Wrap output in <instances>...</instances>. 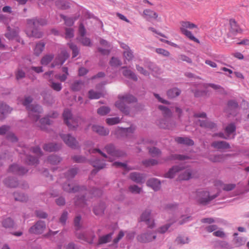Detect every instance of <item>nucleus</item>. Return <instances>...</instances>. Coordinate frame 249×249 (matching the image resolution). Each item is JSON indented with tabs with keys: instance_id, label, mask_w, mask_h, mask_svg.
I'll return each instance as SVG.
<instances>
[{
	"instance_id": "nucleus-62",
	"label": "nucleus",
	"mask_w": 249,
	"mask_h": 249,
	"mask_svg": "<svg viewBox=\"0 0 249 249\" xmlns=\"http://www.w3.org/2000/svg\"><path fill=\"white\" fill-rule=\"evenodd\" d=\"M120 122V119L119 117H116L113 118H108L106 119V123L108 125H114L119 123Z\"/></svg>"
},
{
	"instance_id": "nucleus-27",
	"label": "nucleus",
	"mask_w": 249,
	"mask_h": 249,
	"mask_svg": "<svg viewBox=\"0 0 249 249\" xmlns=\"http://www.w3.org/2000/svg\"><path fill=\"white\" fill-rule=\"evenodd\" d=\"M146 184L151 187L154 190L158 191L160 187V182L157 178H152L147 180Z\"/></svg>"
},
{
	"instance_id": "nucleus-30",
	"label": "nucleus",
	"mask_w": 249,
	"mask_h": 249,
	"mask_svg": "<svg viewBox=\"0 0 249 249\" xmlns=\"http://www.w3.org/2000/svg\"><path fill=\"white\" fill-rule=\"evenodd\" d=\"M144 18L147 20H150L151 19H157L158 17V14L150 9H146L143 12Z\"/></svg>"
},
{
	"instance_id": "nucleus-25",
	"label": "nucleus",
	"mask_w": 249,
	"mask_h": 249,
	"mask_svg": "<svg viewBox=\"0 0 249 249\" xmlns=\"http://www.w3.org/2000/svg\"><path fill=\"white\" fill-rule=\"evenodd\" d=\"M212 147L217 149H226L230 148V144L225 141H214L211 144Z\"/></svg>"
},
{
	"instance_id": "nucleus-4",
	"label": "nucleus",
	"mask_w": 249,
	"mask_h": 249,
	"mask_svg": "<svg viewBox=\"0 0 249 249\" xmlns=\"http://www.w3.org/2000/svg\"><path fill=\"white\" fill-rule=\"evenodd\" d=\"M27 23L29 26L33 28L31 32H27L26 34L28 36L35 37L36 38H40L42 36V33L38 31L37 28L39 26H44L47 24V21L46 19L37 18L33 19H28L27 20Z\"/></svg>"
},
{
	"instance_id": "nucleus-20",
	"label": "nucleus",
	"mask_w": 249,
	"mask_h": 249,
	"mask_svg": "<svg viewBox=\"0 0 249 249\" xmlns=\"http://www.w3.org/2000/svg\"><path fill=\"white\" fill-rule=\"evenodd\" d=\"M90 163L94 168V169H93L91 172V174L92 175L96 174L99 170L104 168L106 165L104 161L99 159L91 160L90 161Z\"/></svg>"
},
{
	"instance_id": "nucleus-56",
	"label": "nucleus",
	"mask_w": 249,
	"mask_h": 249,
	"mask_svg": "<svg viewBox=\"0 0 249 249\" xmlns=\"http://www.w3.org/2000/svg\"><path fill=\"white\" fill-rule=\"evenodd\" d=\"M2 225L5 228H11L14 227V222L11 218H7L3 221Z\"/></svg>"
},
{
	"instance_id": "nucleus-52",
	"label": "nucleus",
	"mask_w": 249,
	"mask_h": 249,
	"mask_svg": "<svg viewBox=\"0 0 249 249\" xmlns=\"http://www.w3.org/2000/svg\"><path fill=\"white\" fill-rule=\"evenodd\" d=\"M127 77L133 81H137L138 77L135 72L131 70L125 69V78Z\"/></svg>"
},
{
	"instance_id": "nucleus-42",
	"label": "nucleus",
	"mask_w": 249,
	"mask_h": 249,
	"mask_svg": "<svg viewBox=\"0 0 249 249\" xmlns=\"http://www.w3.org/2000/svg\"><path fill=\"white\" fill-rule=\"evenodd\" d=\"M49 86L56 91H60L62 89V84L59 82H55L53 79H49Z\"/></svg>"
},
{
	"instance_id": "nucleus-11",
	"label": "nucleus",
	"mask_w": 249,
	"mask_h": 249,
	"mask_svg": "<svg viewBox=\"0 0 249 249\" xmlns=\"http://www.w3.org/2000/svg\"><path fill=\"white\" fill-rule=\"evenodd\" d=\"M151 215V210L146 209L142 213L140 219L141 221L144 222L149 228L152 229L155 226V223Z\"/></svg>"
},
{
	"instance_id": "nucleus-29",
	"label": "nucleus",
	"mask_w": 249,
	"mask_h": 249,
	"mask_svg": "<svg viewBox=\"0 0 249 249\" xmlns=\"http://www.w3.org/2000/svg\"><path fill=\"white\" fill-rule=\"evenodd\" d=\"M52 121L49 118L48 116L41 119L36 125L42 130H46L47 125H49L52 123Z\"/></svg>"
},
{
	"instance_id": "nucleus-54",
	"label": "nucleus",
	"mask_w": 249,
	"mask_h": 249,
	"mask_svg": "<svg viewBox=\"0 0 249 249\" xmlns=\"http://www.w3.org/2000/svg\"><path fill=\"white\" fill-rule=\"evenodd\" d=\"M209 159L213 162H221L224 160V155H211Z\"/></svg>"
},
{
	"instance_id": "nucleus-35",
	"label": "nucleus",
	"mask_w": 249,
	"mask_h": 249,
	"mask_svg": "<svg viewBox=\"0 0 249 249\" xmlns=\"http://www.w3.org/2000/svg\"><path fill=\"white\" fill-rule=\"evenodd\" d=\"M115 107L122 112H124V96H119L115 103Z\"/></svg>"
},
{
	"instance_id": "nucleus-16",
	"label": "nucleus",
	"mask_w": 249,
	"mask_h": 249,
	"mask_svg": "<svg viewBox=\"0 0 249 249\" xmlns=\"http://www.w3.org/2000/svg\"><path fill=\"white\" fill-rule=\"evenodd\" d=\"M105 149L107 152L111 156L119 158L124 155V153L123 151L116 149L114 145L112 144H109L107 145Z\"/></svg>"
},
{
	"instance_id": "nucleus-8",
	"label": "nucleus",
	"mask_w": 249,
	"mask_h": 249,
	"mask_svg": "<svg viewBox=\"0 0 249 249\" xmlns=\"http://www.w3.org/2000/svg\"><path fill=\"white\" fill-rule=\"evenodd\" d=\"M180 30L181 32L187 37L191 40H193L196 43H199V40L194 36L192 33L187 29H192L196 28L197 25L189 21H181L180 22Z\"/></svg>"
},
{
	"instance_id": "nucleus-57",
	"label": "nucleus",
	"mask_w": 249,
	"mask_h": 249,
	"mask_svg": "<svg viewBox=\"0 0 249 249\" xmlns=\"http://www.w3.org/2000/svg\"><path fill=\"white\" fill-rule=\"evenodd\" d=\"M53 58V54H47L43 57L41 60V63L43 65H47L52 60Z\"/></svg>"
},
{
	"instance_id": "nucleus-55",
	"label": "nucleus",
	"mask_w": 249,
	"mask_h": 249,
	"mask_svg": "<svg viewBox=\"0 0 249 249\" xmlns=\"http://www.w3.org/2000/svg\"><path fill=\"white\" fill-rule=\"evenodd\" d=\"M110 111V108L106 106H102L97 109V113L101 116L107 115Z\"/></svg>"
},
{
	"instance_id": "nucleus-19",
	"label": "nucleus",
	"mask_w": 249,
	"mask_h": 249,
	"mask_svg": "<svg viewBox=\"0 0 249 249\" xmlns=\"http://www.w3.org/2000/svg\"><path fill=\"white\" fill-rule=\"evenodd\" d=\"M85 145L86 147V148L88 150L90 154L91 153H95L96 152H98L99 154H100L102 156H103L105 158L107 159L108 161H112V160L110 158H108L107 156L103 152L101 151V150L97 148H92L94 145V143L93 142L90 141H88L85 142Z\"/></svg>"
},
{
	"instance_id": "nucleus-6",
	"label": "nucleus",
	"mask_w": 249,
	"mask_h": 249,
	"mask_svg": "<svg viewBox=\"0 0 249 249\" xmlns=\"http://www.w3.org/2000/svg\"><path fill=\"white\" fill-rule=\"evenodd\" d=\"M63 117L65 123L70 129H74L81 124V121H83L80 117L74 118L72 116L71 111L66 109L64 111Z\"/></svg>"
},
{
	"instance_id": "nucleus-14",
	"label": "nucleus",
	"mask_w": 249,
	"mask_h": 249,
	"mask_svg": "<svg viewBox=\"0 0 249 249\" xmlns=\"http://www.w3.org/2000/svg\"><path fill=\"white\" fill-rule=\"evenodd\" d=\"M69 56V53L66 50H62L56 57L53 63L51 64V67L53 68L57 65H62Z\"/></svg>"
},
{
	"instance_id": "nucleus-49",
	"label": "nucleus",
	"mask_w": 249,
	"mask_h": 249,
	"mask_svg": "<svg viewBox=\"0 0 249 249\" xmlns=\"http://www.w3.org/2000/svg\"><path fill=\"white\" fill-rule=\"evenodd\" d=\"M15 199L16 201L25 202L27 200V196L23 194L16 192L14 194Z\"/></svg>"
},
{
	"instance_id": "nucleus-18",
	"label": "nucleus",
	"mask_w": 249,
	"mask_h": 249,
	"mask_svg": "<svg viewBox=\"0 0 249 249\" xmlns=\"http://www.w3.org/2000/svg\"><path fill=\"white\" fill-rule=\"evenodd\" d=\"M19 29L18 28H11L10 26L7 27V32L5 34V36L9 40L16 39L19 42V38L18 36Z\"/></svg>"
},
{
	"instance_id": "nucleus-17",
	"label": "nucleus",
	"mask_w": 249,
	"mask_h": 249,
	"mask_svg": "<svg viewBox=\"0 0 249 249\" xmlns=\"http://www.w3.org/2000/svg\"><path fill=\"white\" fill-rule=\"evenodd\" d=\"M46 228V225L44 221L39 220L35 225L29 229V232L32 233L40 234L42 233Z\"/></svg>"
},
{
	"instance_id": "nucleus-43",
	"label": "nucleus",
	"mask_w": 249,
	"mask_h": 249,
	"mask_svg": "<svg viewBox=\"0 0 249 249\" xmlns=\"http://www.w3.org/2000/svg\"><path fill=\"white\" fill-rule=\"evenodd\" d=\"M162 162H163L161 161H158L157 160L153 159L145 160L142 161L143 165H144L145 167H149L150 166L155 165L159 163H161Z\"/></svg>"
},
{
	"instance_id": "nucleus-34",
	"label": "nucleus",
	"mask_w": 249,
	"mask_h": 249,
	"mask_svg": "<svg viewBox=\"0 0 249 249\" xmlns=\"http://www.w3.org/2000/svg\"><path fill=\"white\" fill-rule=\"evenodd\" d=\"M230 24L231 26L230 32L231 33L235 35L241 31V29L235 19H231L230 20Z\"/></svg>"
},
{
	"instance_id": "nucleus-40",
	"label": "nucleus",
	"mask_w": 249,
	"mask_h": 249,
	"mask_svg": "<svg viewBox=\"0 0 249 249\" xmlns=\"http://www.w3.org/2000/svg\"><path fill=\"white\" fill-rule=\"evenodd\" d=\"M181 93V90L177 88L170 89L167 91V95L170 98H173L178 96Z\"/></svg>"
},
{
	"instance_id": "nucleus-26",
	"label": "nucleus",
	"mask_w": 249,
	"mask_h": 249,
	"mask_svg": "<svg viewBox=\"0 0 249 249\" xmlns=\"http://www.w3.org/2000/svg\"><path fill=\"white\" fill-rule=\"evenodd\" d=\"M11 109L9 106L2 103H0V120L2 121L6 117V115L10 113Z\"/></svg>"
},
{
	"instance_id": "nucleus-23",
	"label": "nucleus",
	"mask_w": 249,
	"mask_h": 249,
	"mask_svg": "<svg viewBox=\"0 0 249 249\" xmlns=\"http://www.w3.org/2000/svg\"><path fill=\"white\" fill-rule=\"evenodd\" d=\"M28 151V148L24 147L23 149V153L25 155V162L29 165H35L38 163V158L32 157L30 155L26 154V152Z\"/></svg>"
},
{
	"instance_id": "nucleus-41",
	"label": "nucleus",
	"mask_w": 249,
	"mask_h": 249,
	"mask_svg": "<svg viewBox=\"0 0 249 249\" xmlns=\"http://www.w3.org/2000/svg\"><path fill=\"white\" fill-rule=\"evenodd\" d=\"M61 18L63 19L65 21V24L67 26H71L73 25L74 21L77 19L78 18L74 17H67L62 14L60 15Z\"/></svg>"
},
{
	"instance_id": "nucleus-7",
	"label": "nucleus",
	"mask_w": 249,
	"mask_h": 249,
	"mask_svg": "<svg viewBox=\"0 0 249 249\" xmlns=\"http://www.w3.org/2000/svg\"><path fill=\"white\" fill-rule=\"evenodd\" d=\"M217 196V195L210 196L209 192L207 191L199 190L196 193V199L199 204L206 205Z\"/></svg>"
},
{
	"instance_id": "nucleus-15",
	"label": "nucleus",
	"mask_w": 249,
	"mask_h": 249,
	"mask_svg": "<svg viewBox=\"0 0 249 249\" xmlns=\"http://www.w3.org/2000/svg\"><path fill=\"white\" fill-rule=\"evenodd\" d=\"M28 171L26 168L17 164L11 165L8 170V172L18 175H23Z\"/></svg>"
},
{
	"instance_id": "nucleus-5",
	"label": "nucleus",
	"mask_w": 249,
	"mask_h": 249,
	"mask_svg": "<svg viewBox=\"0 0 249 249\" xmlns=\"http://www.w3.org/2000/svg\"><path fill=\"white\" fill-rule=\"evenodd\" d=\"M81 219V216L77 215L74 220L76 235L79 239L85 241L89 244H92L93 243V240L95 236L92 231H85L80 230L81 227L80 224Z\"/></svg>"
},
{
	"instance_id": "nucleus-32",
	"label": "nucleus",
	"mask_w": 249,
	"mask_h": 249,
	"mask_svg": "<svg viewBox=\"0 0 249 249\" xmlns=\"http://www.w3.org/2000/svg\"><path fill=\"white\" fill-rule=\"evenodd\" d=\"M55 3L57 7L62 10H66L70 7L68 0H56Z\"/></svg>"
},
{
	"instance_id": "nucleus-47",
	"label": "nucleus",
	"mask_w": 249,
	"mask_h": 249,
	"mask_svg": "<svg viewBox=\"0 0 249 249\" xmlns=\"http://www.w3.org/2000/svg\"><path fill=\"white\" fill-rule=\"evenodd\" d=\"M200 125L207 128L213 129L215 127V124L212 122L206 120L205 121L199 120Z\"/></svg>"
},
{
	"instance_id": "nucleus-31",
	"label": "nucleus",
	"mask_w": 249,
	"mask_h": 249,
	"mask_svg": "<svg viewBox=\"0 0 249 249\" xmlns=\"http://www.w3.org/2000/svg\"><path fill=\"white\" fill-rule=\"evenodd\" d=\"M175 141L179 144H183L189 146L193 145L194 141L187 137H177L175 138Z\"/></svg>"
},
{
	"instance_id": "nucleus-13",
	"label": "nucleus",
	"mask_w": 249,
	"mask_h": 249,
	"mask_svg": "<svg viewBox=\"0 0 249 249\" xmlns=\"http://www.w3.org/2000/svg\"><path fill=\"white\" fill-rule=\"evenodd\" d=\"M157 125L161 128L170 129L175 126V123L171 118H163L158 120Z\"/></svg>"
},
{
	"instance_id": "nucleus-37",
	"label": "nucleus",
	"mask_w": 249,
	"mask_h": 249,
	"mask_svg": "<svg viewBox=\"0 0 249 249\" xmlns=\"http://www.w3.org/2000/svg\"><path fill=\"white\" fill-rule=\"evenodd\" d=\"M45 44L42 41H39L36 43L34 49V53L36 55H39L45 48Z\"/></svg>"
},
{
	"instance_id": "nucleus-33",
	"label": "nucleus",
	"mask_w": 249,
	"mask_h": 249,
	"mask_svg": "<svg viewBox=\"0 0 249 249\" xmlns=\"http://www.w3.org/2000/svg\"><path fill=\"white\" fill-rule=\"evenodd\" d=\"M203 87L207 89L208 87H211L213 89L217 90L221 94H226L224 89L220 85L213 83H205L203 84Z\"/></svg>"
},
{
	"instance_id": "nucleus-58",
	"label": "nucleus",
	"mask_w": 249,
	"mask_h": 249,
	"mask_svg": "<svg viewBox=\"0 0 249 249\" xmlns=\"http://www.w3.org/2000/svg\"><path fill=\"white\" fill-rule=\"evenodd\" d=\"M124 183L123 181H120L118 183V189L117 190L120 192V197L117 198V199L121 200L124 198Z\"/></svg>"
},
{
	"instance_id": "nucleus-46",
	"label": "nucleus",
	"mask_w": 249,
	"mask_h": 249,
	"mask_svg": "<svg viewBox=\"0 0 249 249\" xmlns=\"http://www.w3.org/2000/svg\"><path fill=\"white\" fill-rule=\"evenodd\" d=\"M62 71L64 72L63 74H56L55 75V77L61 82H64L67 79L69 74L68 68L67 67H63Z\"/></svg>"
},
{
	"instance_id": "nucleus-38",
	"label": "nucleus",
	"mask_w": 249,
	"mask_h": 249,
	"mask_svg": "<svg viewBox=\"0 0 249 249\" xmlns=\"http://www.w3.org/2000/svg\"><path fill=\"white\" fill-rule=\"evenodd\" d=\"M158 108L162 111L164 118H171L172 113L168 107L162 105H160L158 107Z\"/></svg>"
},
{
	"instance_id": "nucleus-51",
	"label": "nucleus",
	"mask_w": 249,
	"mask_h": 249,
	"mask_svg": "<svg viewBox=\"0 0 249 249\" xmlns=\"http://www.w3.org/2000/svg\"><path fill=\"white\" fill-rule=\"evenodd\" d=\"M102 96L100 92H96L93 90H90L89 91V98L90 99H97Z\"/></svg>"
},
{
	"instance_id": "nucleus-39",
	"label": "nucleus",
	"mask_w": 249,
	"mask_h": 249,
	"mask_svg": "<svg viewBox=\"0 0 249 249\" xmlns=\"http://www.w3.org/2000/svg\"><path fill=\"white\" fill-rule=\"evenodd\" d=\"M62 160V158L56 155H52L48 157V162L53 165L58 164Z\"/></svg>"
},
{
	"instance_id": "nucleus-60",
	"label": "nucleus",
	"mask_w": 249,
	"mask_h": 249,
	"mask_svg": "<svg viewBox=\"0 0 249 249\" xmlns=\"http://www.w3.org/2000/svg\"><path fill=\"white\" fill-rule=\"evenodd\" d=\"M149 153L153 157H158L160 154V151L159 149L152 147L148 148Z\"/></svg>"
},
{
	"instance_id": "nucleus-50",
	"label": "nucleus",
	"mask_w": 249,
	"mask_h": 249,
	"mask_svg": "<svg viewBox=\"0 0 249 249\" xmlns=\"http://www.w3.org/2000/svg\"><path fill=\"white\" fill-rule=\"evenodd\" d=\"M127 125L129 126H126V124H125V142L126 141L127 136H131L135 129V126L134 125L129 124H128Z\"/></svg>"
},
{
	"instance_id": "nucleus-1",
	"label": "nucleus",
	"mask_w": 249,
	"mask_h": 249,
	"mask_svg": "<svg viewBox=\"0 0 249 249\" xmlns=\"http://www.w3.org/2000/svg\"><path fill=\"white\" fill-rule=\"evenodd\" d=\"M78 170L77 168H72L68 171L65 174V177L68 182L63 184L62 187L65 191L69 193L81 192V196H77L75 198V203L78 206L84 207L85 205H87L86 197L88 194L87 193H83V191H86V188L84 186L80 187L73 185V184L69 182L70 180L73 178L77 174Z\"/></svg>"
},
{
	"instance_id": "nucleus-10",
	"label": "nucleus",
	"mask_w": 249,
	"mask_h": 249,
	"mask_svg": "<svg viewBox=\"0 0 249 249\" xmlns=\"http://www.w3.org/2000/svg\"><path fill=\"white\" fill-rule=\"evenodd\" d=\"M156 238V233L151 230H148L146 231L139 234L137 236V240L142 243H147L152 241Z\"/></svg>"
},
{
	"instance_id": "nucleus-45",
	"label": "nucleus",
	"mask_w": 249,
	"mask_h": 249,
	"mask_svg": "<svg viewBox=\"0 0 249 249\" xmlns=\"http://www.w3.org/2000/svg\"><path fill=\"white\" fill-rule=\"evenodd\" d=\"M84 86V82L80 80H76L71 85V89L73 91L80 90Z\"/></svg>"
},
{
	"instance_id": "nucleus-3",
	"label": "nucleus",
	"mask_w": 249,
	"mask_h": 249,
	"mask_svg": "<svg viewBox=\"0 0 249 249\" xmlns=\"http://www.w3.org/2000/svg\"><path fill=\"white\" fill-rule=\"evenodd\" d=\"M179 174V180H188L192 178V171L188 167H185L182 165H176L171 168L165 174V177L173 178L177 174Z\"/></svg>"
},
{
	"instance_id": "nucleus-63",
	"label": "nucleus",
	"mask_w": 249,
	"mask_h": 249,
	"mask_svg": "<svg viewBox=\"0 0 249 249\" xmlns=\"http://www.w3.org/2000/svg\"><path fill=\"white\" fill-rule=\"evenodd\" d=\"M16 78L17 80H19L25 76V72L21 69H18L15 72Z\"/></svg>"
},
{
	"instance_id": "nucleus-21",
	"label": "nucleus",
	"mask_w": 249,
	"mask_h": 249,
	"mask_svg": "<svg viewBox=\"0 0 249 249\" xmlns=\"http://www.w3.org/2000/svg\"><path fill=\"white\" fill-rule=\"evenodd\" d=\"M91 128L93 132L101 136H107L109 133V130L108 128L97 124L93 125Z\"/></svg>"
},
{
	"instance_id": "nucleus-59",
	"label": "nucleus",
	"mask_w": 249,
	"mask_h": 249,
	"mask_svg": "<svg viewBox=\"0 0 249 249\" xmlns=\"http://www.w3.org/2000/svg\"><path fill=\"white\" fill-rule=\"evenodd\" d=\"M133 58L134 54L133 51L128 46L125 45V59L130 61L132 60Z\"/></svg>"
},
{
	"instance_id": "nucleus-64",
	"label": "nucleus",
	"mask_w": 249,
	"mask_h": 249,
	"mask_svg": "<svg viewBox=\"0 0 249 249\" xmlns=\"http://www.w3.org/2000/svg\"><path fill=\"white\" fill-rule=\"evenodd\" d=\"M129 190L132 193L140 194L142 190V188L136 185H133L129 186Z\"/></svg>"
},
{
	"instance_id": "nucleus-61",
	"label": "nucleus",
	"mask_w": 249,
	"mask_h": 249,
	"mask_svg": "<svg viewBox=\"0 0 249 249\" xmlns=\"http://www.w3.org/2000/svg\"><path fill=\"white\" fill-rule=\"evenodd\" d=\"M68 45L72 51V57H75L77 56L79 52L78 47L72 43H68Z\"/></svg>"
},
{
	"instance_id": "nucleus-44",
	"label": "nucleus",
	"mask_w": 249,
	"mask_h": 249,
	"mask_svg": "<svg viewBox=\"0 0 249 249\" xmlns=\"http://www.w3.org/2000/svg\"><path fill=\"white\" fill-rule=\"evenodd\" d=\"M112 233H110L105 235L100 236L98 240V244H103L109 242L112 238Z\"/></svg>"
},
{
	"instance_id": "nucleus-22",
	"label": "nucleus",
	"mask_w": 249,
	"mask_h": 249,
	"mask_svg": "<svg viewBox=\"0 0 249 249\" xmlns=\"http://www.w3.org/2000/svg\"><path fill=\"white\" fill-rule=\"evenodd\" d=\"M61 143L50 142L44 144L43 149L46 151L54 152L59 150L61 148Z\"/></svg>"
},
{
	"instance_id": "nucleus-53",
	"label": "nucleus",
	"mask_w": 249,
	"mask_h": 249,
	"mask_svg": "<svg viewBox=\"0 0 249 249\" xmlns=\"http://www.w3.org/2000/svg\"><path fill=\"white\" fill-rule=\"evenodd\" d=\"M127 77L133 81H137L138 77L135 72L131 70L125 69V78Z\"/></svg>"
},
{
	"instance_id": "nucleus-24",
	"label": "nucleus",
	"mask_w": 249,
	"mask_h": 249,
	"mask_svg": "<svg viewBox=\"0 0 249 249\" xmlns=\"http://www.w3.org/2000/svg\"><path fill=\"white\" fill-rule=\"evenodd\" d=\"M130 178L137 183H143L145 181V176L137 172H133L130 174Z\"/></svg>"
},
{
	"instance_id": "nucleus-48",
	"label": "nucleus",
	"mask_w": 249,
	"mask_h": 249,
	"mask_svg": "<svg viewBox=\"0 0 249 249\" xmlns=\"http://www.w3.org/2000/svg\"><path fill=\"white\" fill-rule=\"evenodd\" d=\"M236 130V126L233 123H231L227 125L225 128V132L227 134V136H229L230 138V135L233 133Z\"/></svg>"
},
{
	"instance_id": "nucleus-9",
	"label": "nucleus",
	"mask_w": 249,
	"mask_h": 249,
	"mask_svg": "<svg viewBox=\"0 0 249 249\" xmlns=\"http://www.w3.org/2000/svg\"><path fill=\"white\" fill-rule=\"evenodd\" d=\"M60 136L65 144L72 149L79 147V143L75 137L70 134H60Z\"/></svg>"
},
{
	"instance_id": "nucleus-28",
	"label": "nucleus",
	"mask_w": 249,
	"mask_h": 249,
	"mask_svg": "<svg viewBox=\"0 0 249 249\" xmlns=\"http://www.w3.org/2000/svg\"><path fill=\"white\" fill-rule=\"evenodd\" d=\"M105 208V203L104 202H100L94 207L93 212L96 215L101 216L104 214Z\"/></svg>"
},
{
	"instance_id": "nucleus-36",
	"label": "nucleus",
	"mask_w": 249,
	"mask_h": 249,
	"mask_svg": "<svg viewBox=\"0 0 249 249\" xmlns=\"http://www.w3.org/2000/svg\"><path fill=\"white\" fill-rule=\"evenodd\" d=\"M4 184L7 187L15 188L18 185V181L13 178H7L4 180Z\"/></svg>"
},
{
	"instance_id": "nucleus-12",
	"label": "nucleus",
	"mask_w": 249,
	"mask_h": 249,
	"mask_svg": "<svg viewBox=\"0 0 249 249\" xmlns=\"http://www.w3.org/2000/svg\"><path fill=\"white\" fill-rule=\"evenodd\" d=\"M78 31L80 35L78 37L79 41L84 46H90L91 45L90 39L85 36L86 31L82 23L80 24Z\"/></svg>"
},
{
	"instance_id": "nucleus-2",
	"label": "nucleus",
	"mask_w": 249,
	"mask_h": 249,
	"mask_svg": "<svg viewBox=\"0 0 249 249\" xmlns=\"http://www.w3.org/2000/svg\"><path fill=\"white\" fill-rule=\"evenodd\" d=\"M33 101V98L30 96H25L22 102V104L25 106L28 111L29 117L34 122H37L40 118V114L43 112V109L39 105H30Z\"/></svg>"
}]
</instances>
